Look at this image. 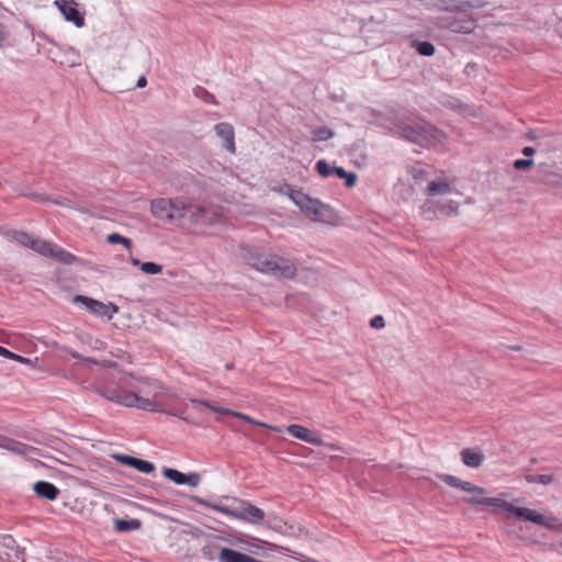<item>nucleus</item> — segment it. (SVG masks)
Instances as JSON below:
<instances>
[{
  "instance_id": "473e14b6",
  "label": "nucleus",
  "mask_w": 562,
  "mask_h": 562,
  "mask_svg": "<svg viewBox=\"0 0 562 562\" xmlns=\"http://www.w3.org/2000/svg\"><path fill=\"white\" fill-rule=\"evenodd\" d=\"M140 270L146 274H158L162 271V266L148 261L140 265Z\"/></svg>"
},
{
  "instance_id": "f03ea898",
  "label": "nucleus",
  "mask_w": 562,
  "mask_h": 562,
  "mask_svg": "<svg viewBox=\"0 0 562 562\" xmlns=\"http://www.w3.org/2000/svg\"><path fill=\"white\" fill-rule=\"evenodd\" d=\"M439 477L446 484L469 493V496L463 497V502L469 505L486 506L495 509H505L507 506V502L499 497H486V491L471 482L462 481L461 479L450 474H441Z\"/></svg>"
},
{
  "instance_id": "a211bd4d",
  "label": "nucleus",
  "mask_w": 562,
  "mask_h": 562,
  "mask_svg": "<svg viewBox=\"0 0 562 562\" xmlns=\"http://www.w3.org/2000/svg\"><path fill=\"white\" fill-rule=\"evenodd\" d=\"M115 459L120 463H122L124 465L132 467V468L138 470L142 473L148 474V473H151L155 470V467H154V464L151 462L145 461V460H142V459H137V458H134V457H131V456H127V454H116Z\"/></svg>"
},
{
  "instance_id": "9d476101",
  "label": "nucleus",
  "mask_w": 562,
  "mask_h": 562,
  "mask_svg": "<svg viewBox=\"0 0 562 562\" xmlns=\"http://www.w3.org/2000/svg\"><path fill=\"white\" fill-rule=\"evenodd\" d=\"M508 513L513 514L517 518H521L527 521H531L533 524L543 526L548 529H557L559 527V520L554 517H547L533 509L525 508V507H516L507 502V506L505 508Z\"/></svg>"
},
{
  "instance_id": "3c124183",
  "label": "nucleus",
  "mask_w": 562,
  "mask_h": 562,
  "mask_svg": "<svg viewBox=\"0 0 562 562\" xmlns=\"http://www.w3.org/2000/svg\"><path fill=\"white\" fill-rule=\"evenodd\" d=\"M434 204H435V202H434V201H427V202L425 203V205H426V206H430V205L432 206Z\"/></svg>"
},
{
  "instance_id": "4c0bfd02",
  "label": "nucleus",
  "mask_w": 562,
  "mask_h": 562,
  "mask_svg": "<svg viewBox=\"0 0 562 562\" xmlns=\"http://www.w3.org/2000/svg\"><path fill=\"white\" fill-rule=\"evenodd\" d=\"M5 358L15 360V361L21 362V363H29L30 362V359L24 358V357H22L20 355H16V353H14L12 351H11V355L10 356H5Z\"/></svg>"
},
{
  "instance_id": "72a5a7b5",
  "label": "nucleus",
  "mask_w": 562,
  "mask_h": 562,
  "mask_svg": "<svg viewBox=\"0 0 562 562\" xmlns=\"http://www.w3.org/2000/svg\"><path fill=\"white\" fill-rule=\"evenodd\" d=\"M35 199L42 200V201H50L55 204L67 206V207H74L72 202L67 199H53L50 196H44L41 194L33 195Z\"/></svg>"
},
{
  "instance_id": "a19ab883",
  "label": "nucleus",
  "mask_w": 562,
  "mask_h": 562,
  "mask_svg": "<svg viewBox=\"0 0 562 562\" xmlns=\"http://www.w3.org/2000/svg\"><path fill=\"white\" fill-rule=\"evenodd\" d=\"M536 153L533 147L527 146L522 149V154L527 157H531Z\"/></svg>"
},
{
  "instance_id": "aec40b11",
  "label": "nucleus",
  "mask_w": 562,
  "mask_h": 562,
  "mask_svg": "<svg viewBox=\"0 0 562 562\" xmlns=\"http://www.w3.org/2000/svg\"><path fill=\"white\" fill-rule=\"evenodd\" d=\"M484 454L479 449L465 448L461 451V460L464 465L476 469L482 465Z\"/></svg>"
},
{
  "instance_id": "9b49d317",
  "label": "nucleus",
  "mask_w": 562,
  "mask_h": 562,
  "mask_svg": "<svg viewBox=\"0 0 562 562\" xmlns=\"http://www.w3.org/2000/svg\"><path fill=\"white\" fill-rule=\"evenodd\" d=\"M74 302L85 305L91 314L100 317L105 316L109 319L119 311L117 306L113 303L104 304L85 295H76Z\"/></svg>"
},
{
  "instance_id": "7ed1b4c3",
  "label": "nucleus",
  "mask_w": 562,
  "mask_h": 562,
  "mask_svg": "<svg viewBox=\"0 0 562 562\" xmlns=\"http://www.w3.org/2000/svg\"><path fill=\"white\" fill-rule=\"evenodd\" d=\"M398 134L406 140L424 147H436L442 145L446 138L441 131L424 121L400 126Z\"/></svg>"
},
{
  "instance_id": "79ce46f5",
  "label": "nucleus",
  "mask_w": 562,
  "mask_h": 562,
  "mask_svg": "<svg viewBox=\"0 0 562 562\" xmlns=\"http://www.w3.org/2000/svg\"><path fill=\"white\" fill-rule=\"evenodd\" d=\"M146 85H147V79L144 76H142L138 78V80L136 82V88H144Z\"/></svg>"
},
{
  "instance_id": "5fc2aeb1",
  "label": "nucleus",
  "mask_w": 562,
  "mask_h": 562,
  "mask_svg": "<svg viewBox=\"0 0 562 562\" xmlns=\"http://www.w3.org/2000/svg\"><path fill=\"white\" fill-rule=\"evenodd\" d=\"M270 428H271L272 430H274V431H280V428H278V427H270Z\"/></svg>"
},
{
  "instance_id": "c85d7f7f",
  "label": "nucleus",
  "mask_w": 562,
  "mask_h": 562,
  "mask_svg": "<svg viewBox=\"0 0 562 562\" xmlns=\"http://www.w3.org/2000/svg\"><path fill=\"white\" fill-rule=\"evenodd\" d=\"M437 207L441 214L447 215V216H452V215L458 214V204L453 201L438 203Z\"/></svg>"
},
{
  "instance_id": "8fccbe9b",
  "label": "nucleus",
  "mask_w": 562,
  "mask_h": 562,
  "mask_svg": "<svg viewBox=\"0 0 562 562\" xmlns=\"http://www.w3.org/2000/svg\"><path fill=\"white\" fill-rule=\"evenodd\" d=\"M68 60L70 63V66H75L76 65V59L75 58H69Z\"/></svg>"
},
{
  "instance_id": "2eb2a0df",
  "label": "nucleus",
  "mask_w": 562,
  "mask_h": 562,
  "mask_svg": "<svg viewBox=\"0 0 562 562\" xmlns=\"http://www.w3.org/2000/svg\"><path fill=\"white\" fill-rule=\"evenodd\" d=\"M286 431L294 438L300 439L302 441H305V442H308V443H312L315 446L323 445V440L316 432H314L301 425L292 424L286 427Z\"/></svg>"
},
{
  "instance_id": "6e6552de",
  "label": "nucleus",
  "mask_w": 562,
  "mask_h": 562,
  "mask_svg": "<svg viewBox=\"0 0 562 562\" xmlns=\"http://www.w3.org/2000/svg\"><path fill=\"white\" fill-rule=\"evenodd\" d=\"M179 206H182V198L155 199L150 203L151 214L162 221H168L172 224L179 223Z\"/></svg>"
},
{
  "instance_id": "1a4fd4ad",
  "label": "nucleus",
  "mask_w": 562,
  "mask_h": 562,
  "mask_svg": "<svg viewBox=\"0 0 562 562\" xmlns=\"http://www.w3.org/2000/svg\"><path fill=\"white\" fill-rule=\"evenodd\" d=\"M213 508L227 516L247 521L249 524H260L265 518V512L262 509L246 501L240 502V506L238 508H228L218 505L214 506Z\"/></svg>"
},
{
  "instance_id": "f704fd0d",
  "label": "nucleus",
  "mask_w": 562,
  "mask_h": 562,
  "mask_svg": "<svg viewBox=\"0 0 562 562\" xmlns=\"http://www.w3.org/2000/svg\"><path fill=\"white\" fill-rule=\"evenodd\" d=\"M535 165L533 159H516L514 161V168L517 170H525Z\"/></svg>"
},
{
  "instance_id": "ddd939ff",
  "label": "nucleus",
  "mask_w": 562,
  "mask_h": 562,
  "mask_svg": "<svg viewBox=\"0 0 562 562\" xmlns=\"http://www.w3.org/2000/svg\"><path fill=\"white\" fill-rule=\"evenodd\" d=\"M215 134L222 139V147L228 153L235 154V133L234 128L229 123H218L214 126Z\"/></svg>"
},
{
  "instance_id": "423d86ee",
  "label": "nucleus",
  "mask_w": 562,
  "mask_h": 562,
  "mask_svg": "<svg viewBox=\"0 0 562 562\" xmlns=\"http://www.w3.org/2000/svg\"><path fill=\"white\" fill-rule=\"evenodd\" d=\"M250 265L258 271L274 277L290 279L296 272V268L291 260L274 255H257L251 259Z\"/></svg>"
},
{
  "instance_id": "ea45409f",
  "label": "nucleus",
  "mask_w": 562,
  "mask_h": 562,
  "mask_svg": "<svg viewBox=\"0 0 562 562\" xmlns=\"http://www.w3.org/2000/svg\"><path fill=\"white\" fill-rule=\"evenodd\" d=\"M24 555H25L24 549L23 548H18L16 551H15V558L18 560H20L21 562H25Z\"/></svg>"
},
{
  "instance_id": "e433bc0d",
  "label": "nucleus",
  "mask_w": 562,
  "mask_h": 562,
  "mask_svg": "<svg viewBox=\"0 0 562 562\" xmlns=\"http://www.w3.org/2000/svg\"><path fill=\"white\" fill-rule=\"evenodd\" d=\"M344 179L346 180V186L348 188H352L357 182V175L353 172H347V177H345Z\"/></svg>"
},
{
  "instance_id": "864d4df0",
  "label": "nucleus",
  "mask_w": 562,
  "mask_h": 562,
  "mask_svg": "<svg viewBox=\"0 0 562 562\" xmlns=\"http://www.w3.org/2000/svg\"><path fill=\"white\" fill-rule=\"evenodd\" d=\"M105 363H106V366H109V367H114V366H115V363H113V362H111V361H106Z\"/></svg>"
},
{
  "instance_id": "a18cd8bd",
  "label": "nucleus",
  "mask_w": 562,
  "mask_h": 562,
  "mask_svg": "<svg viewBox=\"0 0 562 562\" xmlns=\"http://www.w3.org/2000/svg\"><path fill=\"white\" fill-rule=\"evenodd\" d=\"M131 262H132L134 266H137V267H139V268H140V265L143 263V262H140L137 258H133V257L131 258Z\"/></svg>"
},
{
  "instance_id": "c9c22d12",
  "label": "nucleus",
  "mask_w": 562,
  "mask_h": 562,
  "mask_svg": "<svg viewBox=\"0 0 562 562\" xmlns=\"http://www.w3.org/2000/svg\"><path fill=\"white\" fill-rule=\"evenodd\" d=\"M373 328H383L385 326L384 318L380 315L374 316L370 323Z\"/></svg>"
},
{
  "instance_id": "4468645a",
  "label": "nucleus",
  "mask_w": 562,
  "mask_h": 562,
  "mask_svg": "<svg viewBox=\"0 0 562 562\" xmlns=\"http://www.w3.org/2000/svg\"><path fill=\"white\" fill-rule=\"evenodd\" d=\"M55 5L59 9L65 19L80 27L85 24L83 16L79 13L76 4L68 0H56Z\"/></svg>"
},
{
  "instance_id": "393cba45",
  "label": "nucleus",
  "mask_w": 562,
  "mask_h": 562,
  "mask_svg": "<svg viewBox=\"0 0 562 562\" xmlns=\"http://www.w3.org/2000/svg\"><path fill=\"white\" fill-rule=\"evenodd\" d=\"M190 402H191L192 404H194V405H203V406H205L206 408H209V409H211V411H213V412H215V413H221V414H233V412H231L229 409L218 408V407H215V406L211 405V404H210V403H207V402H203V401H200V400H196V398H191V400H190ZM234 415H236L237 417H239V418H241V419H244V420H247V422H249V423H254V420H252L250 417H248V416H246V415H244V414H241V413H234Z\"/></svg>"
},
{
  "instance_id": "f257e3e1",
  "label": "nucleus",
  "mask_w": 562,
  "mask_h": 562,
  "mask_svg": "<svg viewBox=\"0 0 562 562\" xmlns=\"http://www.w3.org/2000/svg\"><path fill=\"white\" fill-rule=\"evenodd\" d=\"M97 392L106 400L125 407L165 412L161 406L164 387L157 381L123 374L117 379L116 386L104 380L100 382Z\"/></svg>"
},
{
  "instance_id": "c756f323",
  "label": "nucleus",
  "mask_w": 562,
  "mask_h": 562,
  "mask_svg": "<svg viewBox=\"0 0 562 562\" xmlns=\"http://www.w3.org/2000/svg\"><path fill=\"white\" fill-rule=\"evenodd\" d=\"M106 241L109 244H121L123 245L126 249H130L132 247V241L131 239L120 235L119 233H112V234H109L106 236Z\"/></svg>"
},
{
  "instance_id": "de8ad7c7",
  "label": "nucleus",
  "mask_w": 562,
  "mask_h": 562,
  "mask_svg": "<svg viewBox=\"0 0 562 562\" xmlns=\"http://www.w3.org/2000/svg\"><path fill=\"white\" fill-rule=\"evenodd\" d=\"M67 53H68V55H70L71 57H77V53H76L72 48H68Z\"/></svg>"
},
{
  "instance_id": "412c9836",
  "label": "nucleus",
  "mask_w": 562,
  "mask_h": 562,
  "mask_svg": "<svg viewBox=\"0 0 562 562\" xmlns=\"http://www.w3.org/2000/svg\"><path fill=\"white\" fill-rule=\"evenodd\" d=\"M33 490L37 496L49 501L55 499L59 494V490L54 484L46 481L36 482Z\"/></svg>"
},
{
  "instance_id": "39448f33",
  "label": "nucleus",
  "mask_w": 562,
  "mask_h": 562,
  "mask_svg": "<svg viewBox=\"0 0 562 562\" xmlns=\"http://www.w3.org/2000/svg\"><path fill=\"white\" fill-rule=\"evenodd\" d=\"M179 215L178 225H205L215 221L216 212L203 203L182 198Z\"/></svg>"
},
{
  "instance_id": "7c9ffc66",
  "label": "nucleus",
  "mask_w": 562,
  "mask_h": 562,
  "mask_svg": "<svg viewBox=\"0 0 562 562\" xmlns=\"http://www.w3.org/2000/svg\"><path fill=\"white\" fill-rule=\"evenodd\" d=\"M525 479L528 483H539V484H543V485L551 484L554 481L553 476L548 475V474H539V475L527 474L525 476Z\"/></svg>"
},
{
  "instance_id": "4be33fe9",
  "label": "nucleus",
  "mask_w": 562,
  "mask_h": 562,
  "mask_svg": "<svg viewBox=\"0 0 562 562\" xmlns=\"http://www.w3.org/2000/svg\"><path fill=\"white\" fill-rule=\"evenodd\" d=\"M114 528L116 531L119 532H127V531H133V530H137L140 528L142 526V522L140 520L138 519H114Z\"/></svg>"
},
{
  "instance_id": "20e7f679",
  "label": "nucleus",
  "mask_w": 562,
  "mask_h": 562,
  "mask_svg": "<svg viewBox=\"0 0 562 562\" xmlns=\"http://www.w3.org/2000/svg\"><path fill=\"white\" fill-rule=\"evenodd\" d=\"M13 239L20 245L30 248L44 257L52 258L65 265H71L77 260L76 256L59 246L35 238L24 232H14Z\"/></svg>"
},
{
  "instance_id": "37998d69",
  "label": "nucleus",
  "mask_w": 562,
  "mask_h": 562,
  "mask_svg": "<svg viewBox=\"0 0 562 562\" xmlns=\"http://www.w3.org/2000/svg\"><path fill=\"white\" fill-rule=\"evenodd\" d=\"M11 351L0 346V356L4 357L10 356Z\"/></svg>"
},
{
  "instance_id": "dca6fc26",
  "label": "nucleus",
  "mask_w": 562,
  "mask_h": 562,
  "mask_svg": "<svg viewBox=\"0 0 562 562\" xmlns=\"http://www.w3.org/2000/svg\"><path fill=\"white\" fill-rule=\"evenodd\" d=\"M164 475L179 485H189L195 487L200 483V475L198 473L184 474L176 469H165Z\"/></svg>"
},
{
  "instance_id": "2f4dec72",
  "label": "nucleus",
  "mask_w": 562,
  "mask_h": 562,
  "mask_svg": "<svg viewBox=\"0 0 562 562\" xmlns=\"http://www.w3.org/2000/svg\"><path fill=\"white\" fill-rule=\"evenodd\" d=\"M334 167H331L326 160L322 159V160H318L316 162V170L318 171V173L324 177V178H327L331 175H334Z\"/></svg>"
},
{
  "instance_id": "6ab92c4d",
  "label": "nucleus",
  "mask_w": 562,
  "mask_h": 562,
  "mask_svg": "<svg viewBox=\"0 0 562 562\" xmlns=\"http://www.w3.org/2000/svg\"><path fill=\"white\" fill-rule=\"evenodd\" d=\"M257 559L231 548L220 550V562H256Z\"/></svg>"
},
{
  "instance_id": "c03bdc74",
  "label": "nucleus",
  "mask_w": 562,
  "mask_h": 562,
  "mask_svg": "<svg viewBox=\"0 0 562 562\" xmlns=\"http://www.w3.org/2000/svg\"><path fill=\"white\" fill-rule=\"evenodd\" d=\"M203 94H209V93H207L205 90L201 89V88H198V89L195 90V95H196V97H201V95H203Z\"/></svg>"
},
{
  "instance_id": "603ef678",
  "label": "nucleus",
  "mask_w": 562,
  "mask_h": 562,
  "mask_svg": "<svg viewBox=\"0 0 562 562\" xmlns=\"http://www.w3.org/2000/svg\"><path fill=\"white\" fill-rule=\"evenodd\" d=\"M528 138H529V139H535V138H536V136L533 135V133H530V134L528 135Z\"/></svg>"
},
{
  "instance_id": "a878e982",
  "label": "nucleus",
  "mask_w": 562,
  "mask_h": 562,
  "mask_svg": "<svg viewBox=\"0 0 562 562\" xmlns=\"http://www.w3.org/2000/svg\"><path fill=\"white\" fill-rule=\"evenodd\" d=\"M223 548L224 547L218 544L217 542L211 541L202 548V554L209 561H212L214 559L218 560L220 550Z\"/></svg>"
},
{
  "instance_id": "b1692460",
  "label": "nucleus",
  "mask_w": 562,
  "mask_h": 562,
  "mask_svg": "<svg viewBox=\"0 0 562 562\" xmlns=\"http://www.w3.org/2000/svg\"><path fill=\"white\" fill-rule=\"evenodd\" d=\"M451 191V186L446 181H431L427 188L429 195L448 194Z\"/></svg>"
},
{
  "instance_id": "49530a36",
  "label": "nucleus",
  "mask_w": 562,
  "mask_h": 562,
  "mask_svg": "<svg viewBox=\"0 0 562 562\" xmlns=\"http://www.w3.org/2000/svg\"><path fill=\"white\" fill-rule=\"evenodd\" d=\"M4 40V31H3V26L0 24V45L2 44Z\"/></svg>"
},
{
  "instance_id": "bb28decb",
  "label": "nucleus",
  "mask_w": 562,
  "mask_h": 562,
  "mask_svg": "<svg viewBox=\"0 0 562 562\" xmlns=\"http://www.w3.org/2000/svg\"><path fill=\"white\" fill-rule=\"evenodd\" d=\"M412 46L422 55V56H432L435 54V46L430 42H419L413 41Z\"/></svg>"
},
{
  "instance_id": "5701e85b",
  "label": "nucleus",
  "mask_w": 562,
  "mask_h": 562,
  "mask_svg": "<svg viewBox=\"0 0 562 562\" xmlns=\"http://www.w3.org/2000/svg\"><path fill=\"white\" fill-rule=\"evenodd\" d=\"M272 191L289 196L295 205L296 201L300 200L299 195H305L303 192L294 190L290 184L286 183L272 187Z\"/></svg>"
},
{
  "instance_id": "f3484780",
  "label": "nucleus",
  "mask_w": 562,
  "mask_h": 562,
  "mask_svg": "<svg viewBox=\"0 0 562 562\" xmlns=\"http://www.w3.org/2000/svg\"><path fill=\"white\" fill-rule=\"evenodd\" d=\"M445 27L456 33H471L475 27V21L463 14L446 19Z\"/></svg>"
},
{
  "instance_id": "f8f14e48",
  "label": "nucleus",
  "mask_w": 562,
  "mask_h": 562,
  "mask_svg": "<svg viewBox=\"0 0 562 562\" xmlns=\"http://www.w3.org/2000/svg\"><path fill=\"white\" fill-rule=\"evenodd\" d=\"M0 448L4 449L11 453L26 457V458H33L38 456V450L34 447L27 446L21 441H18L15 439L1 436L0 435Z\"/></svg>"
},
{
  "instance_id": "0eeeda50",
  "label": "nucleus",
  "mask_w": 562,
  "mask_h": 562,
  "mask_svg": "<svg viewBox=\"0 0 562 562\" xmlns=\"http://www.w3.org/2000/svg\"><path fill=\"white\" fill-rule=\"evenodd\" d=\"M296 206L307 216H312L313 221L333 224L336 222L337 216L335 211L327 204L322 203L319 200L312 199L308 195H299Z\"/></svg>"
},
{
  "instance_id": "09e8293b",
  "label": "nucleus",
  "mask_w": 562,
  "mask_h": 562,
  "mask_svg": "<svg viewBox=\"0 0 562 562\" xmlns=\"http://www.w3.org/2000/svg\"><path fill=\"white\" fill-rule=\"evenodd\" d=\"M70 355H71L72 358H76V359H80L81 358L80 355L78 352H76V351H71Z\"/></svg>"
},
{
  "instance_id": "cd10ccee",
  "label": "nucleus",
  "mask_w": 562,
  "mask_h": 562,
  "mask_svg": "<svg viewBox=\"0 0 562 562\" xmlns=\"http://www.w3.org/2000/svg\"><path fill=\"white\" fill-rule=\"evenodd\" d=\"M335 133L327 126H322L313 131V140L314 142H324L333 138Z\"/></svg>"
},
{
  "instance_id": "58836bf2",
  "label": "nucleus",
  "mask_w": 562,
  "mask_h": 562,
  "mask_svg": "<svg viewBox=\"0 0 562 562\" xmlns=\"http://www.w3.org/2000/svg\"><path fill=\"white\" fill-rule=\"evenodd\" d=\"M333 170H334V175H336L340 179L347 177V171L341 167H334Z\"/></svg>"
}]
</instances>
